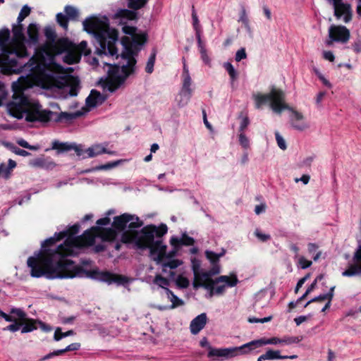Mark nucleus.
I'll return each instance as SVG.
<instances>
[{"instance_id": "obj_1", "label": "nucleus", "mask_w": 361, "mask_h": 361, "mask_svg": "<svg viewBox=\"0 0 361 361\" xmlns=\"http://www.w3.org/2000/svg\"><path fill=\"white\" fill-rule=\"evenodd\" d=\"M65 237V233H56L54 236L45 240L42 243V250L36 257H30L27 259V266L30 268V275L32 277L39 278L45 275L48 279L73 278L66 275L74 274L75 269L81 266L75 264L73 260L66 258V256L70 255V252L61 250V258H57L51 255L59 250V246L54 250L49 248Z\"/></svg>"}, {"instance_id": "obj_2", "label": "nucleus", "mask_w": 361, "mask_h": 361, "mask_svg": "<svg viewBox=\"0 0 361 361\" xmlns=\"http://www.w3.org/2000/svg\"><path fill=\"white\" fill-rule=\"evenodd\" d=\"M39 77L37 78L39 85L45 90L54 88L61 90L70 87L69 94L75 97L78 93L79 80L70 75H66L64 68L58 63H51L38 66Z\"/></svg>"}, {"instance_id": "obj_3", "label": "nucleus", "mask_w": 361, "mask_h": 361, "mask_svg": "<svg viewBox=\"0 0 361 361\" xmlns=\"http://www.w3.org/2000/svg\"><path fill=\"white\" fill-rule=\"evenodd\" d=\"M253 98L256 109H261L262 105L269 103L271 109L277 114H281L283 110H288L292 112L290 121L295 129L302 131L308 128L307 123L300 122L303 120V115L286 104V95L283 90L273 87L269 93H257L253 94Z\"/></svg>"}, {"instance_id": "obj_4", "label": "nucleus", "mask_w": 361, "mask_h": 361, "mask_svg": "<svg viewBox=\"0 0 361 361\" xmlns=\"http://www.w3.org/2000/svg\"><path fill=\"white\" fill-rule=\"evenodd\" d=\"M82 24L84 30L94 35L97 40L99 44L97 50L98 54H106L108 52L111 56H114L117 54L116 42L118 33L116 30H110L107 23L94 17L85 19Z\"/></svg>"}, {"instance_id": "obj_5", "label": "nucleus", "mask_w": 361, "mask_h": 361, "mask_svg": "<svg viewBox=\"0 0 361 361\" xmlns=\"http://www.w3.org/2000/svg\"><path fill=\"white\" fill-rule=\"evenodd\" d=\"M221 273V266L219 264H212V267L207 271L201 272V283H192L193 288L197 290L200 287L209 290L210 297L214 295H221L225 293L226 287H234L238 283V279L235 274L231 276L222 275L215 279L213 276Z\"/></svg>"}, {"instance_id": "obj_6", "label": "nucleus", "mask_w": 361, "mask_h": 361, "mask_svg": "<svg viewBox=\"0 0 361 361\" xmlns=\"http://www.w3.org/2000/svg\"><path fill=\"white\" fill-rule=\"evenodd\" d=\"M73 47L74 44L67 38L56 39L47 47L42 49L40 51H36L35 55L29 59L27 65L30 68V71L35 75L36 78H39L38 66L42 64L48 66L51 63H56L54 56L66 52V51Z\"/></svg>"}, {"instance_id": "obj_7", "label": "nucleus", "mask_w": 361, "mask_h": 361, "mask_svg": "<svg viewBox=\"0 0 361 361\" xmlns=\"http://www.w3.org/2000/svg\"><path fill=\"white\" fill-rule=\"evenodd\" d=\"M152 228L154 227L147 225L140 231L127 230L122 233L121 240L124 244L133 243L137 249L145 250L154 242Z\"/></svg>"}, {"instance_id": "obj_8", "label": "nucleus", "mask_w": 361, "mask_h": 361, "mask_svg": "<svg viewBox=\"0 0 361 361\" xmlns=\"http://www.w3.org/2000/svg\"><path fill=\"white\" fill-rule=\"evenodd\" d=\"M97 232L93 230V226L86 230L84 233L75 238H67L63 243L59 245V250L51 255L54 257L61 258V251L66 250L73 252V247H83L92 246L94 244L95 238L97 237Z\"/></svg>"}, {"instance_id": "obj_9", "label": "nucleus", "mask_w": 361, "mask_h": 361, "mask_svg": "<svg viewBox=\"0 0 361 361\" xmlns=\"http://www.w3.org/2000/svg\"><path fill=\"white\" fill-rule=\"evenodd\" d=\"M75 273L72 275H67L71 277H86L92 279H97L109 284L116 283L118 285L127 283L129 280L126 276L113 274L110 271H100L98 269L86 270L82 266L75 269Z\"/></svg>"}, {"instance_id": "obj_10", "label": "nucleus", "mask_w": 361, "mask_h": 361, "mask_svg": "<svg viewBox=\"0 0 361 361\" xmlns=\"http://www.w3.org/2000/svg\"><path fill=\"white\" fill-rule=\"evenodd\" d=\"M143 221L135 215L128 213H124L114 218L111 226L116 232H124L128 227V230H133L142 227Z\"/></svg>"}, {"instance_id": "obj_11", "label": "nucleus", "mask_w": 361, "mask_h": 361, "mask_svg": "<svg viewBox=\"0 0 361 361\" xmlns=\"http://www.w3.org/2000/svg\"><path fill=\"white\" fill-rule=\"evenodd\" d=\"M12 54L4 48L2 54H0V68L1 71L4 75H11L13 73H19L23 71V66L19 65L17 57H11Z\"/></svg>"}, {"instance_id": "obj_12", "label": "nucleus", "mask_w": 361, "mask_h": 361, "mask_svg": "<svg viewBox=\"0 0 361 361\" xmlns=\"http://www.w3.org/2000/svg\"><path fill=\"white\" fill-rule=\"evenodd\" d=\"M350 37V30L344 25H331L329 28V39L326 40L328 46L334 42L345 44Z\"/></svg>"}, {"instance_id": "obj_13", "label": "nucleus", "mask_w": 361, "mask_h": 361, "mask_svg": "<svg viewBox=\"0 0 361 361\" xmlns=\"http://www.w3.org/2000/svg\"><path fill=\"white\" fill-rule=\"evenodd\" d=\"M54 112L42 109L40 105H34L27 111L25 120L28 122L47 123L53 120Z\"/></svg>"}, {"instance_id": "obj_14", "label": "nucleus", "mask_w": 361, "mask_h": 361, "mask_svg": "<svg viewBox=\"0 0 361 361\" xmlns=\"http://www.w3.org/2000/svg\"><path fill=\"white\" fill-rule=\"evenodd\" d=\"M334 7V15L336 19L343 18L344 23H348L353 18V10L351 5L343 3V0H329Z\"/></svg>"}, {"instance_id": "obj_15", "label": "nucleus", "mask_w": 361, "mask_h": 361, "mask_svg": "<svg viewBox=\"0 0 361 361\" xmlns=\"http://www.w3.org/2000/svg\"><path fill=\"white\" fill-rule=\"evenodd\" d=\"M247 349L244 347V344L239 347L227 348H214L209 346L208 357H219L226 359L233 357L238 354H246Z\"/></svg>"}, {"instance_id": "obj_16", "label": "nucleus", "mask_w": 361, "mask_h": 361, "mask_svg": "<svg viewBox=\"0 0 361 361\" xmlns=\"http://www.w3.org/2000/svg\"><path fill=\"white\" fill-rule=\"evenodd\" d=\"M51 149L56 150L58 154L71 152L73 150L75 154L80 157L84 154L83 145H78L75 142H63L59 140H54L51 142Z\"/></svg>"}, {"instance_id": "obj_17", "label": "nucleus", "mask_w": 361, "mask_h": 361, "mask_svg": "<svg viewBox=\"0 0 361 361\" xmlns=\"http://www.w3.org/2000/svg\"><path fill=\"white\" fill-rule=\"evenodd\" d=\"M120 66L114 64H109V68L108 71V78L105 80L102 81V87L106 88L109 92H114L120 87V85H117L116 78L120 77L119 75Z\"/></svg>"}, {"instance_id": "obj_18", "label": "nucleus", "mask_w": 361, "mask_h": 361, "mask_svg": "<svg viewBox=\"0 0 361 361\" xmlns=\"http://www.w3.org/2000/svg\"><path fill=\"white\" fill-rule=\"evenodd\" d=\"M183 83L180 95V97L183 96L185 99H181L178 102V105L180 107H183L188 104V103L190 100L192 92V90L190 88L191 78L190 76L188 71H186V74L185 75V76H183Z\"/></svg>"}, {"instance_id": "obj_19", "label": "nucleus", "mask_w": 361, "mask_h": 361, "mask_svg": "<svg viewBox=\"0 0 361 361\" xmlns=\"http://www.w3.org/2000/svg\"><path fill=\"white\" fill-rule=\"evenodd\" d=\"M279 343H281V338L277 337H272L270 338H262L244 344V347H246L247 353H249L251 350L264 345H276Z\"/></svg>"}, {"instance_id": "obj_20", "label": "nucleus", "mask_w": 361, "mask_h": 361, "mask_svg": "<svg viewBox=\"0 0 361 361\" xmlns=\"http://www.w3.org/2000/svg\"><path fill=\"white\" fill-rule=\"evenodd\" d=\"M353 259L357 264H350L348 268L342 273V276L351 277L361 273V246L355 252Z\"/></svg>"}, {"instance_id": "obj_21", "label": "nucleus", "mask_w": 361, "mask_h": 361, "mask_svg": "<svg viewBox=\"0 0 361 361\" xmlns=\"http://www.w3.org/2000/svg\"><path fill=\"white\" fill-rule=\"evenodd\" d=\"M93 230H94L97 235L98 238H100L102 241L105 242H112L114 241L118 233L116 231L112 228H102L101 226H93Z\"/></svg>"}, {"instance_id": "obj_22", "label": "nucleus", "mask_w": 361, "mask_h": 361, "mask_svg": "<svg viewBox=\"0 0 361 361\" xmlns=\"http://www.w3.org/2000/svg\"><path fill=\"white\" fill-rule=\"evenodd\" d=\"M166 248L167 246L163 244L161 240H154L148 249L152 255H157V260L161 261L166 256Z\"/></svg>"}, {"instance_id": "obj_23", "label": "nucleus", "mask_w": 361, "mask_h": 361, "mask_svg": "<svg viewBox=\"0 0 361 361\" xmlns=\"http://www.w3.org/2000/svg\"><path fill=\"white\" fill-rule=\"evenodd\" d=\"M82 115V112L80 111H77L73 113L61 112L58 114L54 112L53 120L56 123H70L73 120L80 117Z\"/></svg>"}, {"instance_id": "obj_24", "label": "nucleus", "mask_w": 361, "mask_h": 361, "mask_svg": "<svg viewBox=\"0 0 361 361\" xmlns=\"http://www.w3.org/2000/svg\"><path fill=\"white\" fill-rule=\"evenodd\" d=\"M207 317L206 313H202L194 318L190 324V332L196 335L203 329L207 324Z\"/></svg>"}, {"instance_id": "obj_25", "label": "nucleus", "mask_w": 361, "mask_h": 361, "mask_svg": "<svg viewBox=\"0 0 361 361\" xmlns=\"http://www.w3.org/2000/svg\"><path fill=\"white\" fill-rule=\"evenodd\" d=\"M136 62V61L131 60V61H128L126 65L120 67L123 75H120V77L116 78V80L118 85L121 87L125 82L127 78L134 73Z\"/></svg>"}, {"instance_id": "obj_26", "label": "nucleus", "mask_w": 361, "mask_h": 361, "mask_svg": "<svg viewBox=\"0 0 361 361\" xmlns=\"http://www.w3.org/2000/svg\"><path fill=\"white\" fill-rule=\"evenodd\" d=\"M107 144L103 145L102 144H95L84 149V153H87L90 157L101 155L102 154H107L109 155H115L114 152H111L107 149Z\"/></svg>"}, {"instance_id": "obj_27", "label": "nucleus", "mask_w": 361, "mask_h": 361, "mask_svg": "<svg viewBox=\"0 0 361 361\" xmlns=\"http://www.w3.org/2000/svg\"><path fill=\"white\" fill-rule=\"evenodd\" d=\"M0 317L4 318L6 322H13V324L4 328V331H9L11 332H16L20 329L25 322L17 321V319L11 315H9L0 309Z\"/></svg>"}, {"instance_id": "obj_28", "label": "nucleus", "mask_w": 361, "mask_h": 361, "mask_svg": "<svg viewBox=\"0 0 361 361\" xmlns=\"http://www.w3.org/2000/svg\"><path fill=\"white\" fill-rule=\"evenodd\" d=\"M106 97L96 90H92L90 95L86 98V104L89 107H95L98 104H102Z\"/></svg>"}, {"instance_id": "obj_29", "label": "nucleus", "mask_w": 361, "mask_h": 361, "mask_svg": "<svg viewBox=\"0 0 361 361\" xmlns=\"http://www.w3.org/2000/svg\"><path fill=\"white\" fill-rule=\"evenodd\" d=\"M9 53L15 54L16 57L22 59L28 56V52L24 42H13L11 47L6 48Z\"/></svg>"}, {"instance_id": "obj_30", "label": "nucleus", "mask_w": 361, "mask_h": 361, "mask_svg": "<svg viewBox=\"0 0 361 361\" xmlns=\"http://www.w3.org/2000/svg\"><path fill=\"white\" fill-rule=\"evenodd\" d=\"M80 347V343H73L70 345H68L66 348L54 350L51 353H49V354L44 356L42 358L40 359V361H44L47 360H49L54 356H59L64 354L66 352L68 351H75L78 350Z\"/></svg>"}, {"instance_id": "obj_31", "label": "nucleus", "mask_w": 361, "mask_h": 361, "mask_svg": "<svg viewBox=\"0 0 361 361\" xmlns=\"http://www.w3.org/2000/svg\"><path fill=\"white\" fill-rule=\"evenodd\" d=\"M8 107L10 114L18 119L23 118L24 114L26 116L29 110L17 104L16 101L10 102Z\"/></svg>"}, {"instance_id": "obj_32", "label": "nucleus", "mask_w": 361, "mask_h": 361, "mask_svg": "<svg viewBox=\"0 0 361 361\" xmlns=\"http://www.w3.org/2000/svg\"><path fill=\"white\" fill-rule=\"evenodd\" d=\"M27 42L30 44H37L39 42V28L35 23H30L27 29Z\"/></svg>"}, {"instance_id": "obj_33", "label": "nucleus", "mask_w": 361, "mask_h": 361, "mask_svg": "<svg viewBox=\"0 0 361 361\" xmlns=\"http://www.w3.org/2000/svg\"><path fill=\"white\" fill-rule=\"evenodd\" d=\"M65 53L66 55L64 56L63 61L67 64H75L79 62L81 59L80 54L77 51L75 44L73 48H70L68 50L66 51Z\"/></svg>"}, {"instance_id": "obj_34", "label": "nucleus", "mask_w": 361, "mask_h": 361, "mask_svg": "<svg viewBox=\"0 0 361 361\" xmlns=\"http://www.w3.org/2000/svg\"><path fill=\"white\" fill-rule=\"evenodd\" d=\"M44 33L47 38L46 42L39 47L36 51H40L42 49L47 47V46L53 43L57 37L55 29L51 26H46L44 29Z\"/></svg>"}, {"instance_id": "obj_35", "label": "nucleus", "mask_w": 361, "mask_h": 361, "mask_svg": "<svg viewBox=\"0 0 361 361\" xmlns=\"http://www.w3.org/2000/svg\"><path fill=\"white\" fill-rule=\"evenodd\" d=\"M265 360H285L291 359L294 360L298 357V355H281L279 350H274L271 349L268 350L264 354H262Z\"/></svg>"}, {"instance_id": "obj_36", "label": "nucleus", "mask_w": 361, "mask_h": 361, "mask_svg": "<svg viewBox=\"0 0 361 361\" xmlns=\"http://www.w3.org/2000/svg\"><path fill=\"white\" fill-rule=\"evenodd\" d=\"M29 165L46 170H52L56 166V164L49 159H30Z\"/></svg>"}, {"instance_id": "obj_37", "label": "nucleus", "mask_w": 361, "mask_h": 361, "mask_svg": "<svg viewBox=\"0 0 361 361\" xmlns=\"http://www.w3.org/2000/svg\"><path fill=\"white\" fill-rule=\"evenodd\" d=\"M12 32L13 42H24L26 40L23 34V25L21 23L14 24Z\"/></svg>"}, {"instance_id": "obj_38", "label": "nucleus", "mask_w": 361, "mask_h": 361, "mask_svg": "<svg viewBox=\"0 0 361 361\" xmlns=\"http://www.w3.org/2000/svg\"><path fill=\"white\" fill-rule=\"evenodd\" d=\"M116 17L121 20H134L137 19V13L134 10L128 9H119L116 13Z\"/></svg>"}, {"instance_id": "obj_39", "label": "nucleus", "mask_w": 361, "mask_h": 361, "mask_svg": "<svg viewBox=\"0 0 361 361\" xmlns=\"http://www.w3.org/2000/svg\"><path fill=\"white\" fill-rule=\"evenodd\" d=\"M8 164H0V176L7 179L9 178L12 170L16 166V163L13 159H8Z\"/></svg>"}, {"instance_id": "obj_40", "label": "nucleus", "mask_w": 361, "mask_h": 361, "mask_svg": "<svg viewBox=\"0 0 361 361\" xmlns=\"http://www.w3.org/2000/svg\"><path fill=\"white\" fill-rule=\"evenodd\" d=\"M192 262V269L194 274V281L192 283H201L202 279H201V272L200 271V261L197 259L196 258H193L191 260Z\"/></svg>"}, {"instance_id": "obj_41", "label": "nucleus", "mask_w": 361, "mask_h": 361, "mask_svg": "<svg viewBox=\"0 0 361 361\" xmlns=\"http://www.w3.org/2000/svg\"><path fill=\"white\" fill-rule=\"evenodd\" d=\"M39 321H37L34 319L27 318L25 319V323L23 324V328L21 329V333L25 334L31 332L37 329V323Z\"/></svg>"}, {"instance_id": "obj_42", "label": "nucleus", "mask_w": 361, "mask_h": 361, "mask_svg": "<svg viewBox=\"0 0 361 361\" xmlns=\"http://www.w3.org/2000/svg\"><path fill=\"white\" fill-rule=\"evenodd\" d=\"M226 254V250L222 249L219 254L211 250H206L204 252L206 258L209 261L211 264H219V259Z\"/></svg>"}, {"instance_id": "obj_43", "label": "nucleus", "mask_w": 361, "mask_h": 361, "mask_svg": "<svg viewBox=\"0 0 361 361\" xmlns=\"http://www.w3.org/2000/svg\"><path fill=\"white\" fill-rule=\"evenodd\" d=\"M132 40L134 46V49H140L138 47H141L145 44L147 41V34L142 32L135 34L132 37Z\"/></svg>"}, {"instance_id": "obj_44", "label": "nucleus", "mask_w": 361, "mask_h": 361, "mask_svg": "<svg viewBox=\"0 0 361 361\" xmlns=\"http://www.w3.org/2000/svg\"><path fill=\"white\" fill-rule=\"evenodd\" d=\"M197 44L201 54V59L205 64L209 65L210 63V59L207 54V49L202 43L201 36L197 35Z\"/></svg>"}, {"instance_id": "obj_45", "label": "nucleus", "mask_w": 361, "mask_h": 361, "mask_svg": "<svg viewBox=\"0 0 361 361\" xmlns=\"http://www.w3.org/2000/svg\"><path fill=\"white\" fill-rule=\"evenodd\" d=\"M148 226L154 227V228H152V234L154 238V236H157V238H161L168 231V227L164 224H161L159 226H157L154 224H149Z\"/></svg>"}, {"instance_id": "obj_46", "label": "nucleus", "mask_w": 361, "mask_h": 361, "mask_svg": "<svg viewBox=\"0 0 361 361\" xmlns=\"http://www.w3.org/2000/svg\"><path fill=\"white\" fill-rule=\"evenodd\" d=\"M192 25L195 30L196 39H197V35H199V36H201V30H200L199 19H198V17H197V15L195 11L194 6H192Z\"/></svg>"}, {"instance_id": "obj_47", "label": "nucleus", "mask_w": 361, "mask_h": 361, "mask_svg": "<svg viewBox=\"0 0 361 361\" xmlns=\"http://www.w3.org/2000/svg\"><path fill=\"white\" fill-rule=\"evenodd\" d=\"M75 334V332L73 330H69L66 332H62L61 328L57 327L55 330L54 334V339L56 341H59L61 340L63 338L73 336Z\"/></svg>"}, {"instance_id": "obj_48", "label": "nucleus", "mask_w": 361, "mask_h": 361, "mask_svg": "<svg viewBox=\"0 0 361 361\" xmlns=\"http://www.w3.org/2000/svg\"><path fill=\"white\" fill-rule=\"evenodd\" d=\"M148 0H129L128 7L135 11L143 8L147 3Z\"/></svg>"}, {"instance_id": "obj_49", "label": "nucleus", "mask_w": 361, "mask_h": 361, "mask_svg": "<svg viewBox=\"0 0 361 361\" xmlns=\"http://www.w3.org/2000/svg\"><path fill=\"white\" fill-rule=\"evenodd\" d=\"M15 315L17 317V321H20L21 322H25V319H26L27 314L23 310L20 308L13 307L10 310L9 315Z\"/></svg>"}, {"instance_id": "obj_50", "label": "nucleus", "mask_w": 361, "mask_h": 361, "mask_svg": "<svg viewBox=\"0 0 361 361\" xmlns=\"http://www.w3.org/2000/svg\"><path fill=\"white\" fill-rule=\"evenodd\" d=\"M224 67L228 72V73L231 78V80L232 81L235 80L238 78V73L235 71V69L234 68L233 66L231 63L226 62V63H224Z\"/></svg>"}, {"instance_id": "obj_51", "label": "nucleus", "mask_w": 361, "mask_h": 361, "mask_svg": "<svg viewBox=\"0 0 361 361\" xmlns=\"http://www.w3.org/2000/svg\"><path fill=\"white\" fill-rule=\"evenodd\" d=\"M154 283L162 288H165L169 285V281L161 275L157 274L154 279Z\"/></svg>"}, {"instance_id": "obj_52", "label": "nucleus", "mask_w": 361, "mask_h": 361, "mask_svg": "<svg viewBox=\"0 0 361 361\" xmlns=\"http://www.w3.org/2000/svg\"><path fill=\"white\" fill-rule=\"evenodd\" d=\"M65 12L68 19L76 20L78 17V11L73 6H66L65 7Z\"/></svg>"}, {"instance_id": "obj_53", "label": "nucleus", "mask_w": 361, "mask_h": 361, "mask_svg": "<svg viewBox=\"0 0 361 361\" xmlns=\"http://www.w3.org/2000/svg\"><path fill=\"white\" fill-rule=\"evenodd\" d=\"M80 226L79 224H75L70 226L67 230L61 231V233H65L66 237L73 238V236L79 232Z\"/></svg>"}, {"instance_id": "obj_54", "label": "nucleus", "mask_w": 361, "mask_h": 361, "mask_svg": "<svg viewBox=\"0 0 361 361\" xmlns=\"http://www.w3.org/2000/svg\"><path fill=\"white\" fill-rule=\"evenodd\" d=\"M10 38V30L8 28H4L0 30V44L5 46Z\"/></svg>"}, {"instance_id": "obj_55", "label": "nucleus", "mask_w": 361, "mask_h": 361, "mask_svg": "<svg viewBox=\"0 0 361 361\" xmlns=\"http://www.w3.org/2000/svg\"><path fill=\"white\" fill-rule=\"evenodd\" d=\"M302 340V336H286L281 338V343L286 345H290L293 343H298Z\"/></svg>"}, {"instance_id": "obj_56", "label": "nucleus", "mask_w": 361, "mask_h": 361, "mask_svg": "<svg viewBox=\"0 0 361 361\" xmlns=\"http://www.w3.org/2000/svg\"><path fill=\"white\" fill-rule=\"evenodd\" d=\"M30 12L31 9L28 6L25 5L23 6L17 18L18 23H21V22L30 14Z\"/></svg>"}, {"instance_id": "obj_57", "label": "nucleus", "mask_w": 361, "mask_h": 361, "mask_svg": "<svg viewBox=\"0 0 361 361\" xmlns=\"http://www.w3.org/2000/svg\"><path fill=\"white\" fill-rule=\"evenodd\" d=\"M126 161V159H118L115 161L109 162L106 164L100 165L96 167L97 170H109L114 167H116L120 164V163L123 161Z\"/></svg>"}, {"instance_id": "obj_58", "label": "nucleus", "mask_w": 361, "mask_h": 361, "mask_svg": "<svg viewBox=\"0 0 361 361\" xmlns=\"http://www.w3.org/2000/svg\"><path fill=\"white\" fill-rule=\"evenodd\" d=\"M76 50L80 54H84L85 56H87L90 54L91 51L87 49V43L86 41H82L78 47H76Z\"/></svg>"}, {"instance_id": "obj_59", "label": "nucleus", "mask_w": 361, "mask_h": 361, "mask_svg": "<svg viewBox=\"0 0 361 361\" xmlns=\"http://www.w3.org/2000/svg\"><path fill=\"white\" fill-rule=\"evenodd\" d=\"M56 21L64 29L68 28V18L66 15H63L61 13H59L56 15Z\"/></svg>"}, {"instance_id": "obj_60", "label": "nucleus", "mask_w": 361, "mask_h": 361, "mask_svg": "<svg viewBox=\"0 0 361 361\" xmlns=\"http://www.w3.org/2000/svg\"><path fill=\"white\" fill-rule=\"evenodd\" d=\"M155 59H156V54L153 53L149 56L148 61L147 63L146 67H145V71L147 73H152L153 72Z\"/></svg>"}, {"instance_id": "obj_61", "label": "nucleus", "mask_w": 361, "mask_h": 361, "mask_svg": "<svg viewBox=\"0 0 361 361\" xmlns=\"http://www.w3.org/2000/svg\"><path fill=\"white\" fill-rule=\"evenodd\" d=\"M170 300L171 302V305H170L169 309H175L184 305V301L182 299H180L175 294L170 298Z\"/></svg>"}, {"instance_id": "obj_62", "label": "nucleus", "mask_w": 361, "mask_h": 361, "mask_svg": "<svg viewBox=\"0 0 361 361\" xmlns=\"http://www.w3.org/2000/svg\"><path fill=\"white\" fill-rule=\"evenodd\" d=\"M182 245L191 246L195 244V239L188 235L186 233H183L180 238Z\"/></svg>"}, {"instance_id": "obj_63", "label": "nucleus", "mask_w": 361, "mask_h": 361, "mask_svg": "<svg viewBox=\"0 0 361 361\" xmlns=\"http://www.w3.org/2000/svg\"><path fill=\"white\" fill-rule=\"evenodd\" d=\"M135 49H125V50L121 54V57L123 59L127 60L128 61H131V60L136 61L135 57L133 56Z\"/></svg>"}, {"instance_id": "obj_64", "label": "nucleus", "mask_w": 361, "mask_h": 361, "mask_svg": "<svg viewBox=\"0 0 361 361\" xmlns=\"http://www.w3.org/2000/svg\"><path fill=\"white\" fill-rule=\"evenodd\" d=\"M238 138L239 143L243 148L247 149L250 147V140L245 133H240L238 135Z\"/></svg>"}]
</instances>
